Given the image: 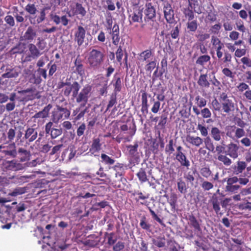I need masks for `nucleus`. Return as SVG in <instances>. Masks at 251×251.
<instances>
[{
    "label": "nucleus",
    "instance_id": "obj_10",
    "mask_svg": "<svg viewBox=\"0 0 251 251\" xmlns=\"http://www.w3.org/2000/svg\"><path fill=\"white\" fill-rule=\"evenodd\" d=\"M24 96L26 98L27 102L32 101L36 99H40L41 98V92L38 91L35 87L32 86L27 89L23 90Z\"/></svg>",
    "mask_w": 251,
    "mask_h": 251
},
{
    "label": "nucleus",
    "instance_id": "obj_31",
    "mask_svg": "<svg viewBox=\"0 0 251 251\" xmlns=\"http://www.w3.org/2000/svg\"><path fill=\"white\" fill-rule=\"evenodd\" d=\"M224 132L220 130L217 127H212L210 131L211 138L215 141L218 142L222 139V137L224 136Z\"/></svg>",
    "mask_w": 251,
    "mask_h": 251
},
{
    "label": "nucleus",
    "instance_id": "obj_20",
    "mask_svg": "<svg viewBox=\"0 0 251 251\" xmlns=\"http://www.w3.org/2000/svg\"><path fill=\"white\" fill-rule=\"evenodd\" d=\"M239 149L238 145L233 143H230L226 146V155L233 159H236L239 155Z\"/></svg>",
    "mask_w": 251,
    "mask_h": 251
},
{
    "label": "nucleus",
    "instance_id": "obj_59",
    "mask_svg": "<svg viewBox=\"0 0 251 251\" xmlns=\"http://www.w3.org/2000/svg\"><path fill=\"white\" fill-rule=\"evenodd\" d=\"M42 81L40 75H36L35 74H32L31 76L29 78V82L34 84H40Z\"/></svg>",
    "mask_w": 251,
    "mask_h": 251
},
{
    "label": "nucleus",
    "instance_id": "obj_50",
    "mask_svg": "<svg viewBox=\"0 0 251 251\" xmlns=\"http://www.w3.org/2000/svg\"><path fill=\"white\" fill-rule=\"evenodd\" d=\"M105 237L107 238V244L109 246L114 245L117 241V237H115V233L111 232L108 233L105 232L104 234Z\"/></svg>",
    "mask_w": 251,
    "mask_h": 251
},
{
    "label": "nucleus",
    "instance_id": "obj_63",
    "mask_svg": "<svg viewBox=\"0 0 251 251\" xmlns=\"http://www.w3.org/2000/svg\"><path fill=\"white\" fill-rule=\"evenodd\" d=\"M197 129L200 131L202 136L206 137L208 136V127H206L205 125L198 124L197 126Z\"/></svg>",
    "mask_w": 251,
    "mask_h": 251
},
{
    "label": "nucleus",
    "instance_id": "obj_52",
    "mask_svg": "<svg viewBox=\"0 0 251 251\" xmlns=\"http://www.w3.org/2000/svg\"><path fill=\"white\" fill-rule=\"evenodd\" d=\"M153 102V105L151 108V111L154 114H156L160 109L161 103L159 101H156L154 97H152L150 100V102Z\"/></svg>",
    "mask_w": 251,
    "mask_h": 251
},
{
    "label": "nucleus",
    "instance_id": "obj_41",
    "mask_svg": "<svg viewBox=\"0 0 251 251\" xmlns=\"http://www.w3.org/2000/svg\"><path fill=\"white\" fill-rule=\"evenodd\" d=\"M203 143H204L205 148L209 151L213 152L215 149V146L212 139L208 136L205 137L203 139Z\"/></svg>",
    "mask_w": 251,
    "mask_h": 251
},
{
    "label": "nucleus",
    "instance_id": "obj_25",
    "mask_svg": "<svg viewBox=\"0 0 251 251\" xmlns=\"http://www.w3.org/2000/svg\"><path fill=\"white\" fill-rule=\"evenodd\" d=\"M17 157L21 162H25L29 160L31 155L29 151L23 148H19L17 151Z\"/></svg>",
    "mask_w": 251,
    "mask_h": 251
},
{
    "label": "nucleus",
    "instance_id": "obj_46",
    "mask_svg": "<svg viewBox=\"0 0 251 251\" xmlns=\"http://www.w3.org/2000/svg\"><path fill=\"white\" fill-rule=\"evenodd\" d=\"M210 56L207 54H204L200 56L196 60V64L203 66L206 63L210 61Z\"/></svg>",
    "mask_w": 251,
    "mask_h": 251
},
{
    "label": "nucleus",
    "instance_id": "obj_49",
    "mask_svg": "<svg viewBox=\"0 0 251 251\" xmlns=\"http://www.w3.org/2000/svg\"><path fill=\"white\" fill-rule=\"evenodd\" d=\"M146 22L147 23L148 28L151 31H156L158 27V23L156 20H148L145 18Z\"/></svg>",
    "mask_w": 251,
    "mask_h": 251
},
{
    "label": "nucleus",
    "instance_id": "obj_29",
    "mask_svg": "<svg viewBox=\"0 0 251 251\" xmlns=\"http://www.w3.org/2000/svg\"><path fill=\"white\" fill-rule=\"evenodd\" d=\"M146 8L145 11V18L146 19L152 20L156 16V11L151 3L149 2L146 5Z\"/></svg>",
    "mask_w": 251,
    "mask_h": 251
},
{
    "label": "nucleus",
    "instance_id": "obj_39",
    "mask_svg": "<svg viewBox=\"0 0 251 251\" xmlns=\"http://www.w3.org/2000/svg\"><path fill=\"white\" fill-rule=\"evenodd\" d=\"M177 187L179 192L181 194H185L187 192L188 187L182 178L177 180Z\"/></svg>",
    "mask_w": 251,
    "mask_h": 251
},
{
    "label": "nucleus",
    "instance_id": "obj_24",
    "mask_svg": "<svg viewBox=\"0 0 251 251\" xmlns=\"http://www.w3.org/2000/svg\"><path fill=\"white\" fill-rule=\"evenodd\" d=\"M197 83L201 88H208L210 86V78L208 79V75L206 74H201Z\"/></svg>",
    "mask_w": 251,
    "mask_h": 251
},
{
    "label": "nucleus",
    "instance_id": "obj_5",
    "mask_svg": "<svg viewBox=\"0 0 251 251\" xmlns=\"http://www.w3.org/2000/svg\"><path fill=\"white\" fill-rule=\"evenodd\" d=\"M25 96H24V92L22 90H19L17 92H13L9 95L10 102L7 103L5 105L6 111L9 112L13 110L16 106V103L18 104H25L27 102Z\"/></svg>",
    "mask_w": 251,
    "mask_h": 251
},
{
    "label": "nucleus",
    "instance_id": "obj_28",
    "mask_svg": "<svg viewBox=\"0 0 251 251\" xmlns=\"http://www.w3.org/2000/svg\"><path fill=\"white\" fill-rule=\"evenodd\" d=\"M84 107V106H81V104H80L79 106L76 107L73 110L72 116L75 117L74 120L75 121H78L84 116V115L87 111L88 108L86 107L82 109V108Z\"/></svg>",
    "mask_w": 251,
    "mask_h": 251
},
{
    "label": "nucleus",
    "instance_id": "obj_16",
    "mask_svg": "<svg viewBox=\"0 0 251 251\" xmlns=\"http://www.w3.org/2000/svg\"><path fill=\"white\" fill-rule=\"evenodd\" d=\"M37 35L36 30L34 27L29 26L21 38L23 41L31 42L35 39Z\"/></svg>",
    "mask_w": 251,
    "mask_h": 251
},
{
    "label": "nucleus",
    "instance_id": "obj_56",
    "mask_svg": "<svg viewBox=\"0 0 251 251\" xmlns=\"http://www.w3.org/2000/svg\"><path fill=\"white\" fill-rule=\"evenodd\" d=\"M140 226L143 229L151 231V225L147 222V218L145 216L142 217L141 219Z\"/></svg>",
    "mask_w": 251,
    "mask_h": 251
},
{
    "label": "nucleus",
    "instance_id": "obj_19",
    "mask_svg": "<svg viewBox=\"0 0 251 251\" xmlns=\"http://www.w3.org/2000/svg\"><path fill=\"white\" fill-rule=\"evenodd\" d=\"M50 20L56 25L61 23L62 25L65 26L68 25L70 21L66 15L60 17L59 16L57 15L56 13L52 12L50 13Z\"/></svg>",
    "mask_w": 251,
    "mask_h": 251
},
{
    "label": "nucleus",
    "instance_id": "obj_21",
    "mask_svg": "<svg viewBox=\"0 0 251 251\" xmlns=\"http://www.w3.org/2000/svg\"><path fill=\"white\" fill-rule=\"evenodd\" d=\"M71 10L72 11L73 15H79L82 18L85 17L87 14L85 8L82 4L79 2L75 3L74 7L71 6Z\"/></svg>",
    "mask_w": 251,
    "mask_h": 251
},
{
    "label": "nucleus",
    "instance_id": "obj_53",
    "mask_svg": "<svg viewBox=\"0 0 251 251\" xmlns=\"http://www.w3.org/2000/svg\"><path fill=\"white\" fill-rule=\"evenodd\" d=\"M210 83L212 85L213 89H218L219 90L221 89V83L219 80H218L215 75H213L212 77H210Z\"/></svg>",
    "mask_w": 251,
    "mask_h": 251
},
{
    "label": "nucleus",
    "instance_id": "obj_11",
    "mask_svg": "<svg viewBox=\"0 0 251 251\" xmlns=\"http://www.w3.org/2000/svg\"><path fill=\"white\" fill-rule=\"evenodd\" d=\"M163 13L164 18L167 23L169 24L175 23L174 11L171 4L168 1L163 3Z\"/></svg>",
    "mask_w": 251,
    "mask_h": 251
},
{
    "label": "nucleus",
    "instance_id": "obj_34",
    "mask_svg": "<svg viewBox=\"0 0 251 251\" xmlns=\"http://www.w3.org/2000/svg\"><path fill=\"white\" fill-rule=\"evenodd\" d=\"M169 115L168 111L163 110L159 116V122L157 126L160 129H164L168 121V117Z\"/></svg>",
    "mask_w": 251,
    "mask_h": 251
},
{
    "label": "nucleus",
    "instance_id": "obj_58",
    "mask_svg": "<svg viewBox=\"0 0 251 251\" xmlns=\"http://www.w3.org/2000/svg\"><path fill=\"white\" fill-rule=\"evenodd\" d=\"M200 174L206 178H209L212 176V172L208 167H202L200 169Z\"/></svg>",
    "mask_w": 251,
    "mask_h": 251
},
{
    "label": "nucleus",
    "instance_id": "obj_12",
    "mask_svg": "<svg viewBox=\"0 0 251 251\" xmlns=\"http://www.w3.org/2000/svg\"><path fill=\"white\" fill-rule=\"evenodd\" d=\"M53 122H49L45 126V132L47 135H50L51 139H55L62 133L61 128L53 127Z\"/></svg>",
    "mask_w": 251,
    "mask_h": 251
},
{
    "label": "nucleus",
    "instance_id": "obj_55",
    "mask_svg": "<svg viewBox=\"0 0 251 251\" xmlns=\"http://www.w3.org/2000/svg\"><path fill=\"white\" fill-rule=\"evenodd\" d=\"M195 100L196 101V104H197L196 106L198 108L204 107L206 105V100L204 98L201 97L199 95H198L195 97Z\"/></svg>",
    "mask_w": 251,
    "mask_h": 251
},
{
    "label": "nucleus",
    "instance_id": "obj_23",
    "mask_svg": "<svg viewBox=\"0 0 251 251\" xmlns=\"http://www.w3.org/2000/svg\"><path fill=\"white\" fill-rule=\"evenodd\" d=\"M164 197L167 198V202L171 207V210L175 211L176 210L177 206L178 200L177 195L176 193L173 192L170 194L169 197L167 194H165Z\"/></svg>",
    "mask_w": 251,
    "mask_h": 251
},
{
    "label": "nucleus",
    "instance_id": "obj_60",
    "mask_svg": "<svg viewBox=\"0 0 251 251\" xmlns=\"http://www.w3.org/2000/svg\"><path fill=\"white\" fill-rule=\"evenodd\" d=\"M174 151V140L173 139H170L169 141V143L166 146L165 152L166 154L170 155Z\"/></svg>",
    "mask_w": 251,
    "mask_h": 251
},
{
    "label": "nucleus",
    "instance_id": "obj_54",
    "mask_svg": "<svg viewBox=\"0 0 251 251\" xmlns=\"http://www.w3.org/2000/svg\"><path fill=\"white\" fill-rule=\"evenodd\" d=\"M138 144L136 143L134 145H128L127 148L128 150V153L131 157H134L138 153Z\"/></svg>",
    "mask_w": 251,
    "mask_h": 251
},
{
    "label": "nucleus",
    "instance_id": "obj_38",
    "mask_svg": "<svg viewBox=\"0 0 251 251\" xmlns=\"http://www.w3.org/2000/svg\"><path fill=\"white\" fill-rule=\"evenodd\" d=\"M247 167V164L245 162L243 161H238L237 162V166L233 168V173L235 175H238L243 172Z\"/></svg>",
    "mask_w": 251,
    "mask_h": 251
},
{
    "label": "nucleus",
    "instance_id": "obj_64",
    "mask_svg": "<svg viewBox=\"0 0 251 251\" xmlns=\"http://www.w3.org/2000/svg\"><path fill=\"white\" fill-rule=\"evenodd\" d=\"M25 10L30 15H35L37 11L35 4L30 3L26 5Z\"/></svg>",
    "mask_w": 251,
    "mask_h": 251
},
{
    "label": "nucleus",
    "instance_id": "obj_30",
    "mask_svg": "<svg viewBox=\"0 0 251 251\" xmlns=\"http://www.w3.org/2000/svg\"><path fill=\"white\" fill-rule=\"evenodd\" d=\"M189 224L190 226L194 228V230L196 232H201V225L199 221L197 219L195 216L193 215H190L188 217Z\"/></svg>",
    "mask_w": 251,
    "mask_h": 251
},
{
    "label": "nucleus",
    "instance_id": "obj_37",
    "mask_svg": "<svg viewBox=\"0 0 251 251\" xmlns=\"http://www.w3.org/2000/svg\"><path fill=\"white\" fill-rule=\"evenodd\" d=\"M8 149L6 150H3L2 151L3 153L6 155L12 157L13 158H15L17 157V152L16 147L15 143H12L9 144L8 147Z\"/></svg>",
    "mask_w": 251,
    "mask_h": 251
},
{
    "label": "nucleus",
    "instance_id": "obj_57",
    "mask_svg": "<svg viewBox=\"0 0 251 251\" xmlns=\"http://www.w3.org/2000/svg\"><path fill=\"white\" fill-rule=\"evenodd\" d=\"M241 62L243 64L242 69L245 70L248 68H251V59L248 56H244L241 59Z\"/></svg>",
    "mask_w": 251,
    "mask_h": 251
},
{
    "label": "nucleus",
    "instance_id": "obj_7",
    "mask_svg": "<svg viewBox=\"0 0 251 251\" xmlns=\"http://www.w3.org/2000/svg\"><path fill=\"white\" fill-rule=\"evenodd\" d=\"M71 111L66 107L59 105H56V108L52 112V120L53 123H58L60 120L69 118Z\"/></svg>",
    "mask_w": 251,
    "mask_h": 251
},
{
    "label": "nucleus",
    "instance_id": "obj_48",
    "mask_svg": "<svg viewBox=\"0 0 251 251\" xmlns=\"http://www.w3.org/2000/svg\"><path fill=\"white\" fill-rule=\"evenodd\" d=\"M218 160L226 166H229L232 164V160L226 154H218Z\"/></svg>",
    "mask_w": 251,
    "mask_h": 251
},
{
    "label": "nucleus",
    "instance_id": "obj_6",
    "mask_svg": "<svg viewBox=\"0 0 251 251\" xmlns=\"http://www.w3.org/2000/svg\"><path fill=\"white\" fill-rule=\"evenodd\" d=\"M38 40L39 41L37 45L32 43H30L28 45L27 47L29 54L26 55L25 58V62H30L31 61L32 59H36L42 54V53L40 52V49L41 50L44 49V48L41 47V44L43 41L41 40L40 38H39Z\"/></svg>",
    "mask_w": 251,
    "mask_h": 251
},
{
    "label": "nucleus",
    "instance_id": "obj_4",
    "mask_svg": "<svg viewBox=\"0 0 251 251\" xmlns=\"http://www.w3.org/2000/svg\"><path fill=\"white\" fill-rule=\"evenodd\" d=\"M133 195H136L138 196V197L135 198L136 202H139L141 205H144L148 207V209L152 216V219L158 222L163 227H165L166 225L164 223L163 220L157 216V215L150 207H149L150 202L148 201L147 200L149 198L150 195L149 194H143L142 192L139 191L135 192Z\"/></svg>",
    "mask_w": 251,
    "mask_h": 251
},
{
    "label": "nucleus",
    "instance_id": "obj_62",
    "mask_svg": "<svg viewBox=\"0 0 251 251\" xmlns=\"http://www.w3.org/2000/svg\"><path fill=\"white\" fill-rule=\"evenodd\" d=\"M116 95L117 94H113L111 95L108 103L107 105L106 111L108 110L110 108L117 103V101Z\"/></svg>",
    "mask_w": 251,
    "mask_h": 251
},
{
    "label": "nucleus",
    "instance_id": "obj_18",
    "mask_svg": "<svg viewBox=\"0 0 251 251\" xmlns=\"http://www.w3.org/2000/svg\"><path fill=\"white\" fill-rule=\"evenodd\" d=\"M235 132V137L237 138H240L245 135V131L243 128H237L235 126H231L227 127L226 135L229 137H232V133Z\"/></svg>",
    "mask_w": 251,
    "mask_h": 251
},
{
    "label": "nucleus",
    "instance_id": "obj_8",
    "mask_svg": "<svg viewBox=\"0 0 251 251\" xmlns=\"http://www.w3.org/2000/svg\"><path fill=\"white\" fill-rule=\"evenodd\" d=\"M52 105L49 104L42 110L35 113L32 117L33 122L37 123L38 126L43 125L45 122V119L49 117L50 111Z\"/></svg>",
    "mask_w": 251,
    "mask_h": 251
},
{
    "label": "nucleus",
    "instance_id": "obj_40",
    "mask_svg": "<svg viewBox=\"0 0 251 251\" xmlns=\"http://www.w3.org/2000/svg\"><path fill=\"white\" fill-rule=\"evenodd\" d=\"M114 171H115V177H122L124 175V169L123 168V164L122 163H117L112 168Z\"/></svg>",
    "mask_w": 251,
    "mask_h": 251
},
{
    "label": "nucleus",
    "instance_id": "obj_51",
    "mask_svg": "<svg viewBox=\"0 0 251 251\" xmlns=\"http://www.w3.org/2000/svg\"><path fill=\"white\" fill-rule=\"evenodd\" d=\"M187 28L189 31L194 32L198 27V24L197 20L188 21L186 24Z\"/></svg>",
    "mask_w": 251,
    "mask_h": 251
},
{
    "label": "nucleus",
    "instance_id": "obj_27",
    "mask_svg": "<svg viewBox=\"0 0 251 251\" xmlns=\"http://www.w3.org/2000/svg\"><path fill=\"white\" fill-rule=\"evenodd\" d=\"M193 111L197 116L201 114V117L203 119L210 118L212 115L210 110L207 107H204L200 111L199 109L195 105L193 106Z\"/></svg>",
    "mask_w": 251,
    "mask_h": 251
},
{
    "label": "nucleus",
    "instance_id": "obj_26",
    "mask_svg": "<svg viewBox=\"0 0 251 251\" xmlns=\"http://www.w3.org/2000/svg\"><path fill=\"white\" fill-rule=\"evenodd\" d=\"M175 158L180 164L181 166L189 169L190 166V162L184 153L175 154Z\"/></svg>",
    "mask_w": 251,
    "mask_h": 251
},
{
    "label": "nucleus",
    "instance_id": "obj_2",
    "mask_svg": "<svg viewBox=\"0 0 251 251\" xmlns=\"http://www.w3.org/2000/svg\"><path fill=\"white\" fill-rule=\"evenodd\" d=\"M105 58L103 50L93 49L88 53L87 59V64L91 69L97 70L100 68Z\"/></svg>",
    "mask_w": 251,
    "mask_h": 251
},
{
    "label": "nucleus",
    "instance_id": "obj_17",
    "mask_svg": "<svg viewBox=\"0 0 251 251\" xmlns=\"http://www.w3.org/2000/svg\"><path fill=\"white\" fill-rule=\"evenodd\" d=\"M86 30L84 28L80 25L77 26L74 34V40L77 43L78 46H81L84 41Z\"/></svg>",
    "mask_w": 251,
    "mask_h": 251
},
{
    "label": "nucleus",
    "instance_id": "obj_22",
    "mask_svg": "<svg viewBox=\"0 0 251 251\" xmlns=\"http://www.w3.org/2000/svg\"><path fill=\"white\" fill-rule=\"evenodd\" d=\"M186 141L193 147H199L203 143V139L189 134L186 136Z\"/></svg>",
    "mask_w": 251,
    "mask_h": 251
},
{
    "label": "nucleus",
    "instance_id": "obj_14",
    "mask_svg": "<svg viewBox=\"0 0 251 251\" xmlns=\"http://www.w3.org/2000/svg\"><path fill=\"white\" fill-rule=\"evenodd\" d=\"M38 137V132L35 128L32 127L27 128L25 131L23 139H25L26 144L29 145L35 141Z\"/></svg>",
    "mask_w": 251,
    "mask_h": 251
},
{
    "label": "nucleus",
    "instance_id": "obj_13",
    "mask_svg": "<svg viewBox=\"0 0 251 251\" xmlns=\"http://www.w3.org/2000/svg\"><path fill=\"white\" fill-rule=\"evenodd\" d=\"M3 167L8 171H17L24 169L23 164L19 163L17 160H5L3 162Z\"/></svg>",
    "mask_w": 251,
    "mask_h": 251
},
{
    "label": "nucleus",
    "instance_id": "obj_32",
    "mask_svg": "<svg viewBox=\"0 0 251 251\" xmlns=\"http://www.w3.org/2000/svg\"><path fill=\"white\" fill-rule=\"evenodd\" d=\"M101 149V144L100 143V140L99 138H94L92 141V144L89 150V152L94 155L95 156H97L95 153L99 152Z\"/></svg>",
    "mask_w": 251,
    "mask_h": 251
},
{
    "label": "nucleus",
    "instance_id": "obj_36",
    "mask_svg": "<svg viewBox=\"0 0 251 251\" xmlns=\"http://www.w3.org/2000/svg\"><path fill=\"white\" fill-rule=\"evenodd\" d=\"M112 82L113 83L114 94H117L122 90L123 85L122 79L120 77L117 76L115 75Z\"/></svg>",
    "mask_w": 251,
    "mask_h": 251
},
{
    "label": "nucleus",
    "instance_id": "obj_61",
    "mask_svg": "<svg viewBox=\"0 0 251 251\" xmlns=\"http://www.w3.org/2000/svg\"><path fill=\"white\" fill-rule=\"evenodd\" d=\"M180 28L181 24H179L171 31V36L173 39H176L178 37Z\"/></svg>",
    "mask_w": 251,
    "mask_h": 251
},
{
    "label": "nucleus",
    "instance_id": "obj_1",
    "mask_svg": "<svg viewBox=\"0 0 251 251\" xmlns=\"http://www.w3.org/2000/svg\"><path fill=\"white\" fill-rule=\"evenodd\" d=\"M58 89L63 88V95L67 97L72 94L73 99H75L77 103L81 106H85L91 96L92 87L89 84H86L79 91L81 86L77 81H75L71 83L70 82H59L57 85Z\"/></svg>",
    "mask_w": 251,
    "mask_h": 251
},
{
    "label": "nucleus",
    "instance_id": "obj_44",
    "mask_svg": "<svg viewBox=\"0 0 251 251\" xmlns=\"http://www.w3.org/2000/svg\"><path fill=\"white\" fill-rule=\"evenodd\" d=\"M95 235H90L88 237V239L83 241V244L85 246L90 247H94L98 245V242L94 239Z\"/></svg>",
    "mask_w": 251,
    "mask_h": 251
},
{
    "label": "nucleus",
    "instance_id": "obj_47",
    "mask_svg": "<svg viewBox=\"0 0 251 251\" xmlns=\"http://www.w3.org/2000/svg\"><path fill=\"white\" fill-rule=\"evenodd\" d=\"M152 56L151 50L150 49L142 51L139 56L141 60L143 61L149 62L150 58Z\"/></svg>",
    "mask_w": 251,
    "mask_h": 251
},
{
    "label": "nucleus",
    "instance_id": "obj_15",
    "mask_svg": "<svg viewBox=\"0 0 251 251\" xmlns=\"http://www.w3.org/2000/svg\"><path fill=\"white\" fill-rule=\"evenodd\" d=\"M109 35H111L112 44L117 46L120 42V29L119 25L117 23H115L111 29L107 31Z\"/></svg>",
    "mask_w": 251,
    "mask_h": 251
},
{
    "label": "nucleus",
    "instance_id": "obj_9",
    "mask_svg": "<svg viewBox=\"0 0 251 251\" xmlns=\"http://www.w3.org/2000/svg\"><path fill=\"white\" fill-rule=\"evenodd\" d=\"M128 20L130 25L135 23H142L143 22V11L138 7H134L130 10H128Z\"/></svg>",
    "mask_w": 251,
    "mask_h": 251
},
{
    "label": "nucleus",
    "instance_id": "obj_3",
    "mask_svg": "<svg viewBox=\"0 0 251 251\" xmlns=\"http://www.w3.org/2000/svg\"><path fill=\"white\" fill-rule=\"evenodd\" d=\"M219 100L220 101L222 112L229 114L234 111L236 104L233 97L228 96L226 92H222L220 95Z\"/></svg>",
    "mask_w": 251,
    "mask_h": 251
},
{
    "label": "nucleus",
    "instance_id": "obj_33",
    "mask_svg": "<svg viewBox=\"0 0 251 251\" xmlns=\"http://www.w3.org/2000/svg\"><path fill=\"white\" fill-rule=\"evenodd\" d=\"M46 18V13L40 10L39 15L35 16L30 19V23L33 25H39L43 22Z\"/></svg>",
    "mask_w": 251,
    "mask_h": 251
},
{
    "label": "nucleus",
    "instance_id": "obj_35",
    "mask_svg": "<svg viewBox=\"0 0 251 251\" xmlns=\"http://www.w3.org/2000/svg\"><path fill=\"white\" fill-rule=\"evenodd\" d=\"M19 73L14 68H7L5 72L1 75L3 78H15L18 76Z\"/></svg>",
    "mask_w": 251,
    "mask_h": 251
},
{
    "label": "nucleus",
    "instance_id": "obj_43",
    "mask_svg": "<svg viewBox=\"0 0 251 251\" xmlns=\"http://www.w3.org/2000/svg\"><path fill=\"white\" fill-rule=\"evenodd\" d=\"M105 165L110 166L114 164L115 160L105 153L101 154V161Z\"/></svg>",
    "mask_w": 251,
    "mask_h": 251
},
{
    "label": "nucleus",
    "instance_id": "obj_42",
    "mask_svg": "<svg viewBox=\"0 0 251 251\" xmlns=\"http://www.w3.org/2000/svg\"><path fill=\"white\" fill-rule=\"evenodd\" d=\"M211 43L215 50L219 49H222L224 47V44L217 36H212L211 37Z\"/></svg>",
    "mask_w": 251,
    "mask_h": 251
},
{
    "label": "nucleus",
    "instance_id": "obj_45",
    "mask_svg": "<svg viewBox=\"0 0 251 251\" xmlns=\"http://www.w3.org/2000/svg\"><path fill=\"white\" fill-rule=\"evenodd\" d=\"M136 176L140 182L142 183L149 180L145 169L144 168H140L138 173L136 174Z\"/></svg>",
    "mask_w": 251,
    "mask_h": 251
}]
</instances>
